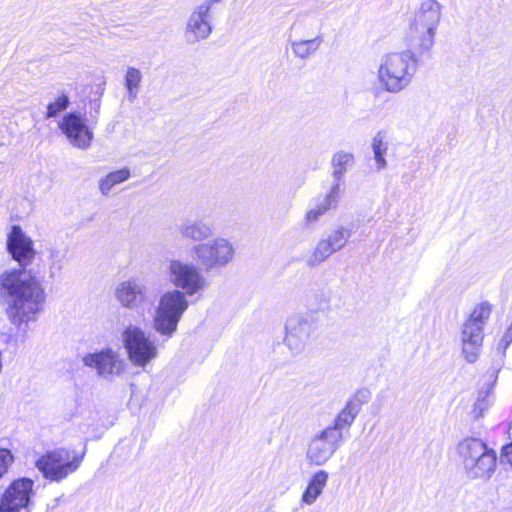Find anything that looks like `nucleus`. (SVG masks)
Returning a JSON list of instances; mask_svg holds the SVG:
<instances>
[{"label": "nucleus", "mask_w": 512, "mask_h": 512, "mask_svg": "<svg viewBox=\"0 0 512 512\" xmlns=\"http://www.w3.org/2000/svg\"><path fill=\"white\" fill-rule=\"evenodd\" d=\"M6 248L20 268L6 269L0 274V296L6 300L10 322L22 332L28 323L36 321L46 295L41 282L26 267L36 257L33 240L19 225H13L7 235Z\"/></svg>", "instance_id": "1"}, {"label": "nucleus", "mask_w": 512, "mask_h": 512, "mask_svg": "<svg viewBox=\"0 0 512 512\" xmlns=\"http://www.w3.org/2000/svg\"><path fill=\"white\" fill-rule=\"evenodd\" d=\"M443 15V5L437 0H423L411 13L407 39L419 55L429 53Z\"/></svg>", "instance_id": "2"}, {"label": "nucleus", "mask_w": 512, "mask_h": 512, "mask_svg": "<svg viewBox=\"0 0 512 512\" xmlns=\"http://www.w3.org/2000/svg\"><path fill=\"white\" fill-rule=\"evenodd\" d=\"M417 71L415 52L404 50L383 55L377 71V79L389 93H399L407 88Z\"/></svg>", "instance_id": "3"}, {"label": "nucleus", "mask_w": 512, "mask_h": 512, "mask_svg": "<svg viewBox=\"0 0 512 512\" xmlns=\"http://www.w3.org/2000/svg\"><path fill=\"white\" fill-rule=\"evenodd\" d=\"M460 464L470 479H489L496 468L497 456L493 449L479 438L467 437L456 447Z\"/></svg>", "instance_id": "4"}, {"label": "nucleus", "mask_w": 512, "mask_h": 512, "mask_svg": "<svg viewBox=\"0 0 512 512\" xmlns=\"http://www.w3.org/2000/svg\"><path fill=\"white\" fill-rule=\"evenodd\" d=\"M189 307L187 296L178 289L164 292L158 301L152 319L153 329L165 338H171Z\"/></svg>", "instance_id": "5"}, {"label": "nucleus", "mask_w": 512, "mask_h": 512, "mask_svg": "<svg viewBox=\"0 0 512 512\" xmlns=\"http://www.w3.org/2000/svg\"><path fill=\"white\" fill-rule=\"evenodd\" d=\"M85 452L80 456L72 454L68 449L58 448L40 456L35 466L43 477L52 482H60L80 467Z\"/></svg>", "instance_id": "6"}, {"label": "nucleus", "mask_w": 512, "mask_h": 512, "mask_svg": "<svg viewBox=\"0 0 512 512\" xmlns=\"http://www.w3.org/2000/svg\"><path fill=\"white\" fill-rule=\"evenodd\" d=\"M195 261L206 271L222 268L232 262L235 254L233 244L226 238L217 237L192 247Z\"/></svg>", "instance_id": "7"}, {"label": "nucleus", "mask_w": 512, "mask_h": 512, "mask_svg": "<svg viewBox=\"0 0 512 512\" xmlns=\"http://www.w3.org/2000/svg\"><path fill=\"white\" fill-rule=\"evenodd\" d=\"M166 276L168 281L186 296H192L207 287V280L200 268L179 259L169 261Z\"/></svg>", "instance_id": "8"}, {"label": "nucleus", "mask_w": 512, "mask_h": 512, "mask_svg": "<svg viewBox=\"0 0 512 512\" xmlns=\"http://www.w3.org/2000/svg\"><path fill=\"white\" fill-rule=\"evenodd\" d=\"M122 341L134 366L143 368L158 356L156 343L137 326H127L122 333Z\"/></svg>", "instance_id": "9"}, {"label": "nucleus", "mask_w": 512, "mask_h": 512, "mask_svg": "<svg viewBox=\"0 0 512 512\" xmlns=\"http://www.w3.org/2000/svg\"><path fill=\"white\" fill-rule=\"evenodd\" d=\"M344 440L343 434L324 428L308 441L306 461L311 466H324L335 455Z\"/></svg>", "instance_id": "10"}, {"label": "nucleus", "mask_w": 512, "mask_h": 512, "mask_svg": "<svg viewBox=\"0 0 512 512\" xmlns=\"http://www.w3.org/2000/svg\"><path fill=\"white\" fill-rule=\"evenodd\" d=\"M222 0H204L196 5L185 25V38L188 43H197L206 40L212 34V12Z\"/></svg>", "instance_id": "11"}, {"label": "nucleus", "mask_w": 512, "mask_h": 512, "mask_svg": "<svg viewBox=\"0 0 512 512\" xmlns=\"http://www.w3.org/2000/svg\"><path fill=\"white\" fill-rule=\"evenodd\" d=\"M284 343L292 355L303 353L316 330V324L309 314H295L287 319Z\"/></svg>", "instance_id": "12"}, {"label": "nucleus", "mask_w": 512, "mask_h": 512, "mask_svg": "<svg viewBox=\"0 0 512 512\" xmlns=\"http://www.w3.org/2000/svg\"><path fill=\"white\" fill-rule=\"evenodd\" d=\"M58 126L73 147L87 150L91 146L94 137L93 131L88 127L85 119L80 114H66Z\"/></svg>", "instance_id": "13"}, {"label": "nucleus", "mask_w": 512, "mask_h": 512, "mask_svg": "<svg viewBox=\"0 0 512 512\" xmlns=\"http://www.w3.org/2000/svg\"><path fill=\"white\" fill-rule=\"evenodd\" d=\"M85 366L93 368L102 377L118 376L124 371L125 363L118 351L104 348L83 357Z\"/></svg>", "instance_id": "14"}, {"label": "nucleus", "mask_w": 512, "mask_h": 512, "mask_svg": "<svg viewBox=\"0 0 512 512\" xmlns=\"http://www.w3.org/2000/svg\"><path fill=\"white\" fill-rule=\"evenodd\" d=\"M115 298L122 307L136 309L149 302V290L144 281L130 278L117 285Z\"/></svg>", "instance_id": "15"}, {"label": "nucleus", "mask_w": 512, "mask_h": 512, "mask_svg": "<svg viewBox=\"0 0 512 512\" xmlns=\"http://www.w3.org/2000/svg\"><path fill=\"white\" fill-rule=\"evenodd\" d=\"M33 484L28 478L14 481L1 498L0 512H20L26 508L33 493Z\"/></svg>", "instance_id": "16"}, {"label": "nucleus", "mask_w": 512, "mask_h": 512, "mask_svg": "<svg viewBox=\"0 0 512 512\" xmlns=\"http://www.w3.org/2000/svg\"><path fill=\"white\" fill-rule=\"evenodd\" d=\"M484 329L465 321L461 329L462 355L469 363H474L481 352Z\"/></svg>", "instance_id": "17"}, {"label": "nucleus", "mask_w": 512, "mask_h": 512, "mask_svg": "<svg viewBox=\"0 0 512 512\" xmlns=\"http://www.w3.org/2000/svg\"><path fill=\"white\" fill-rule=\"evenodd\" d=\"M329 474L325 470L314 472L307 483V487L301 496V504L311 506L322 495L327 486Z\"/></svg>", "instance_id": "18"}, {"label": "nucleus", "mask_w": 512, "mask_h": 512, "mask_svg": "<svg viewBox=\"0 0 512 512\" xmlns=\"http://www.w3.org/2000/svg\"><path fill=\"white\" fill-rule=\"evenodd\" d=\"M179 233L186 239L200 242L213 235L212 228L200 220L186 219L178 226Z\"/></svg>", "instance_id": "19"}, {"label": "nucleus", "mask_w": 512, "mask_h": 512, "mask_svg": "<svg viewBox=\"0 0 512 512\" xmlns=\"http://www.w3.org/2000/svg\"><path fill=\"white\" fill-rule=\"evenodd\" d=\"M361 409V402L357 399H352L347 402L345 407L334 419L333 423L327 426V429L336 431L338 434H342V430L349 427L354 422L356 416L359 414Z\"/></svg>", "instance_id": "20"}, {"label": "nucleus", "mask_w": 512, "mask_h": 512, "mask_svg": "<svg viewBox=\"0 0 512 512\" xmlns=\"http://www.w3.org/2000/svg\"><path fill=\"white\" fill-rule=\"evenodd\" d=\"M332 168H333V184H338L341 188V181L347 172V170L354 164V155L346 151H338L332 157Z\"/></svg>", "instance_id": "21"}, {"label": "nucleus", "mask_w": 512, "mask_h": 512, "mask_svg": "<svg viewBox=\"0 0 512 512\" xmlns=\"http://www.w3.org/2000/svg\"><path fill=\"white\" fill-rule=\"evenodd\" d=\"M334 252L324 240L320 239L315 247L305 256V264L310 268H315L324 263Z\"/></svg>", "instance_id": "22"}, {"label": "nucleus", "mask_w": 512, "mask_h": 512, "mask_svg": "<svg viewBox=\"0 0 512 512\" xmlns=\"http://www.w3.org/2000/svg\"><path fill=\"white\" fill-rule=\"evenodd\" d=\"M47 262L49 278L59 276L66 263V251L57 246L48 247Z\"/></svg>", "instance_id": "23"}, {"label": "nucleus", "mask_w": 512, "mask_h": 512, "mask_svg": "<svg viewBox=\"0 0 512 512\" xmlns=\"http://www.w3.org/2000/svg\"><path fill=\"white\" fill-rule=\"evenodd\" d=\"M322 42L321 36L309 40L292 41L291 49L295 57L305 60L318 51Z\"/></svg>", "instance_id": "24"}, {"label": "nucleus", "mask_w": 512, "mask_h": 512, "mask_svg": "<svg viewBox=\"0 0 512 512\" xmlns=\"http://www.w3.org/2000/svg\"><path fill=\"white\" fill-rule=\"evenodd\" d=\"M340 195L341 188H339L338 184H332L326 194L314 198L311 204L326 214L329 210L336 208Z\"/></svg>", "instance_id": "25"}, {"label": "nucleus", "mask_w": 512, "mask_h": 512, "mask_svg": "<svg viewBox=\"0 0 512 512\" xmlns=\"http://www.w3.org/2000/svg\"><path fill=\"white\" fill-rule=\"evenodd\" d=\"M385 133L379 131L375 134L372 139L371 147L374 154V160L376 169L378 171L383 170L387 167V161L385 159V155L388 150V143L385 140Z\"/></svg>", "instance_id": "26"}, {"label": "nucleus", "mask_w": 512, "mask_h": 512, "mask_svg": "<svg viewBox=\"0 0 512 512\" xmlns=\"http://www.w3.org/2000/svg\"><path fill=\"white\" fill-rule=\"evenodd\" d=\"M129 168H122L107 174L99 181V189L103 195H107L111 189L130 178Z\"/></svg>", "instance_id": "27"}, {"label": "nucleus", "mask_w": 512, "mask_h": 512, "mask_svg": "<svg viewBox=\"0 0 512 512\" xmlns=\"http://www.w3.org/2000/svg\"><path fill=\"white\" fill-rule=\"evenodd\" d=\"M350 237H351L350 229H348L344 226H338L337 228L332 230L327 235V237L324 238V240L330 246L332 251L334 253H336V252L342 250L347 245Z\"/></svg>", "instance_id": "28"}, {"label": "nucleus", "mask_w": 512, "mask_h": 512, "mask_svg": "<svg viewBox=\"0 0 512 512\" xmlns=\"http://www.w3.org/2000/svg\"><path fill=\"white\" fill-rule=\"evenodd\" d=\"M142 72L136 68L129 66L125 73L124 85L127 90L128 98L134 100L142 83Z\"/></svg>", "instance_id": "29"}, {"label": "nucleus", "mask_w": 512, "mask_h": 512, "mask_svg": "<svg viewBox=\"0 0 512 512\" xmlns=\"http://www.w3.org/2000/svg\"><path fill=\"white\" fill-rule=\"evenodd\" d=\"M492 310L493 306L488 301H483L475 306L466 321L484 329L485 324L491 316Z\"/></svg>", "instance_id": "30"}, {"label": "nucleus", "mask_w": 512, "mask_h": 512, "mask_svg": "<svg viewBox=\"0 0 512 512\" xmlns=\"http://www.w3.org/2000/svg\"><path fill=\"white\" fill-rule=\"evenodd\" d=\"M69 103V97L66 94L59 95L53 102L47 105L45 118L49 119L56 117L68 108Z\"/></svg>", "instance_id": "31"}, {"label": "nucleus", "mask_w": 512, "mask_h": 512, "mask_svg": "<svg viewBox=\"0 0 512 512\" xmlns=\"http://www.w3.org/2000/svg\"><path fill=\"white\" fill-rule=\"evenodd\" d=\"M323 215L325 214L322 213L320 209L316 208L313 204L310 203L303 218L305 226L310 227L315 225Z\"/></svg>", "instance_id": "32"}, {"label": "nucleus", "mask_w": 512, "mask_h": 512, "mask_svg": "<svg viewBox=\"0 0 512 512\" xmlns=\"http://www.w3.org/2000/svg\"><path fill=\"white\" fill-rule=\"evenodd\" d=\"M13 462V456L7 449H0V478L7 471L9 465Z\"/></svg>", "instance_id": "33"}, {"label": "nucleus", "mask_w": 512, "mask_h": 512, "mask_svg": "<svg viewBox=\"0 0 512 512\" xmlns=\"http://www.w3.org/2000/svg\"><path fill=\"white\" fill-rule=\"evenodd\" d=\"M488 406L489 403L486 400V398H478L471 411L472 417L474 419L480 418L483 415V413L488 409Z\"/></svg>", "instance_id": "34"}, {"label": "nucleus", "mask_w": 512, "mask_h": 512, "mask_svg": "<svg viewBox=\"0 0 512 512\" xmlns=\"http://www.w3.org/2000/svg\"><path fill=\"white\" fill-rule=\"evenodd\" d=\"M501 457L503 461L512 465V442L502 448Z\"/></svg>", "instance_id": "35"}, {"label": "nucleus", "mask_w": 512, "mask_h": 512, "mask_svg": "<svg viewBox=\"0 0 512 512\" xmlns=\"http://www.w3.org/2000/svg\"><path fill=\"white\" fill-rule=\"evenodd\" d=\"M511 342H512V323L510 324L507 331L503 335L500 345H502L503 349L505 350Z\"/></svg>", "instance_id": "36"}, {"label": "nucleus", "mask_w": 512, "mask_h": 512, "mask_svg": "<svg viewBox=\"0 0 512 512\" xmlns=\"http://www.w3.org/2000/svg\"><path fill=\"white\" fill-rule=\"evenodd\" d=\"M508 438L512 442V421L509 423L508 429H507Z\"/></svg>", "instance_id": "37"}, {"label": "nucleus", "mask_w": 512, "mask_h": 512, "mask_svg": "<svg viewBox=\"0 0 512 512\" xmlns=\"http://www.w3.org/2000/svg\"><path fill=\"white\" fill-rule=\"evenodd\" d=\"M94 110L98 114L100 111V101H95L94 103Z\"/></svg>", "instance_id": "38"}]
</instances>
